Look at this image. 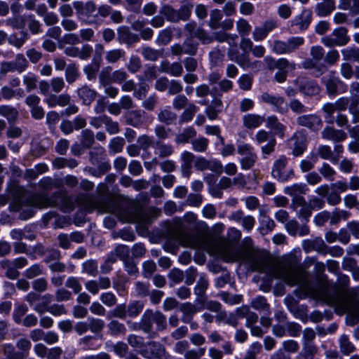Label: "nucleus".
<instances>
[{
	"instance_id": "50",
	"label": "nucleus",
	"mask_w": 359,
	"mask_h": 359,
	"mask_svg": "<svg viewBox=\"0 0 359 359\" xmlns=\"http://www.w3.org/2000/svg\"><path fill=\"white\" fill-rule=\"evenodd\" d=\"M63 219L64 218L58 217L55 211H49L43 216V220L46 225H48L50 223V225L54 228H62L63 225L58 223Z\"/></svg>"
},
{
	"instance_id": "58",
	"label": "nucleus",
	"mask_w": 359,
	"mask_h": 359,
	"mask_svg": "<svg viewBox=\"0 0 359 359\" xmlns=\"http://www.w3.org/2000/svg\"><path fill=\"white\" fill-rule=\"evenodd\" d=\"M50 294H46L41 297V299L33 306V309L39 314L47 312L50 302Z\"/></svg>"
},
{
	"instance_id": "15",
	"label": "nucleus",
	"mask_w": 359,
	"mask_h": 359,
	"mask_svg": "<svg viewBox=\"0 0 359 359\" xmlns=\"http://www.w3.org/2000/svg\"><path fill=\"white\" fill-rule=\"evenodd\" d=\"M322 80L330 96H334L337 93H343L348 89L347 86L334 72H330L324 76Z\"/></svg>"
},
{
	"instance_id": "2",
	"label": "nucleus",
	"mask_w": 359,
	"mask_h": 359,
	"mask_svg": "<svg viewBox=\"0 0 359 359\" xmlns=\"http://www.w3.org/2000/svg\"><path fill=\"white\" fill-rule=\"evenodd\" d=\"M14 196L17 203V210H21L23 207L29 208L27 212L23 211L20 215V217L25 220L33 217L35 208L55 206L64 212H69L74 208L72 199L62 191H56L49 196L46 193L28 192L22 187H16Z\"/></svg>"
},
{
	"instance_id": "37",
	"label": "nucleus",
	"mask_w": 359,
	"mask_h": 359,
	"mask_svg": "<svg viewBox=\"0 0 359 359\" xmlns=\"http://www.w3.org/2000/svg\"><path fill=\"white\" fill-rule=\"evenodd\" d=\"M100 57L95 56L90 64L87 65L83 68V72L86 74L87 79L89 81L93 80L96 78L97 74L100 69Z\"/></svg>"
},
{
	"instance_id": "7",
	"label": "nucleus",
	"mask_w": 359,
	"mask_h": 359,
	"mask_svg": "<svg viewBox=\"0 0 359 359\" xmlns=\"http://www.w3.org/2000/svg\"><path fill=\"white\" fill-rule=\"evenodd\" d=\"M304 43V39L302 36H292L287 41H267L271 50L276 55L290 54L297 50Z\"/></svg>"
},
{
	"instance_id": "19",
	"label": "nucleus",
	"mask_w": 359,
	"mask_h": 359,
	"mask_svg": "<svg viewBox=\"0 0 359 359\" xmlns=\"http://www.w3.org/2000/svg\"><path fill=\"white\" fill-rule=\"evenodd\" d=\"M179 244L183 247L199 249L203 245V241L198 235L183 233L177 236Z\"/></svg>"
},
{
	"instance_id": "10",
	"label": "nucleus",
	"mask_w": 359,
	"mask_h": 359,
	"mask_svg": "<svg viewBox=\"0 0 359 359\" xmlns=\"http://www.w3.org/2000/svg\"><path fill=\"white\" fill-rule=\"evenodd\" d=\"M347 29L343 27L335 28L330 34L323 36L320 42L326 47L343 46L346 45L350 38Z\"/></svg>"
},
{
	"instance_id": "63",
	"label": "nucleus",
	"mask_w": 359,
	"mask_h": 359,
	"mask_svg": "<svg viewBox=\"0 0 359 359\" xmlns=\"http://www.w3.org/2000/svg\"><path fill=\"white\" fill-rule=\"evenodd\" d=\"M38 184L45 191H50L53 188H59L60 187V182L50 177H42Z\"/></svg>"
},
{
	"instance_id": "57",
	"label": "nucleus",
	"mask_w": 359,
	"mask_h": 359,
	"mask_svg": "<svg viewBox=\"0 0 359 359\" xmlns=\"http://www.w3.org/2000/svg\"><path fill=\"white\" fill-rule=\"evenodd\" d=\"M339 348L341 352L344 355H348L355 351L354 345L349 341L348 337L346 334H342L339 339Z\"/></svg>"
},
{
	"instance_id": "60",
	"label": "nucleus",
	"mask_w": 359,
	"mask_h": 359,
	"mask_svg": "<svg viewBox=\"0 0 359 359\" xmlns=\"http://www.w3.org/2000/svg\"><path fill=\"white\" fill-rule=\"evenodd\" d=\"M339 8L350 10L353 14L359 13V0H339Z\"/></svg>"
},
{
	"instance_id": "42",
	"label": "nucleus",
	"mask_w": 359,
	"mask_h": 359,
	"mask_svg": "<svg viewBox=\"0 0 359 359\" xmlns=\"http://www.w3.org/2000/svg\"><path fill=\"white\" fill-rule=\"evenodd\" d=\"M79 346L81 350H97L100 347V344L97 343V339L93 336H85L79 341Z\"/></svg>"
},
{
	"instance_id": "56",
	"label": "nucleus",
	"mask_w": 359,
	"mask_h": 359,
	"mask_svg": "<svg viewBox=\"0 0 359 359\" xmlns=\"http://www.w3.org/2000/svg\"><path fill=\"white\" fill-rule=\"evenodd\" d=\"M107 327L109 328L110 334L112 336L124 334L126 332V328L124 324L118 322L116 320H111L108 323Z\"/></svg>"
},
{
	"instance_id": "29",
	"label": "nucleus",
	"mask_w": 359,
	"mask_h": 359,
	"mask_svg": "<svg viewBox=\"0 0 359 359\" xmlns=\"http://www.w3.org/2000/svg\"><path fill=\"white\" fill-rule=\"evenodd\" d=\"M321 134L323 139L333 142H341L347 137L346 133L344 131L335 129L333 127L325 128Z\"/></svg>"
},
{
	"instance_id": "25",
	"label": "nucleus",
	"mask_w": 359,
	"mask_h": 359,
	"mask_svg": "<svg viewBox=\"0 0 359 359\" xmlns=\"http://www.w3.org/2000/svg\"><path fill=\"white\" fill-rule=\"evenodd\" d=\"M291 208L293 210L296 211L297 217L304 222H308L312 215V208L306 202V199L304 201L291 204Z\"/></svg>"
},
{
	"instance_id": "1",
	"label": "nucleus",
	"mask_w": 359,
	"mask_h": 359,
	"mask_svg": "<svg viewBox=\"0 0 359 359\" xmlns=\"http://www.w3.org/2000/svg\"><path fill=\"white\" fill-rule=\"evenodd\" d=\"M219 255L226 262H244L254 271L264 273L290 286L298 285L301 293L299 297H309L318 302L330 305L339 315L347 313L346 320L350 325L359 322V302L346 298L339 286L328 280L326 276L319 278L313 285L299 265L300 258L296 255L285 257L276 269L273 268L265 254L238 246L224 245L220 249Z\"/></svg>"
},
{
	"instance_id": "32",
	"label": "nucleus",
	"mask_w": 359,
	"mask_h": 359,
	"mask_svg": "<svg viewBox=\"0 0 359 359\" xmlns=\"http://www.w3.org/2000/svg\"><path fill=\"white\" fill-rule=\"evenodd\" d=\"M77 95L85 105H90L95 99L97 93L87 85L77 89Z\"/></svg>"
},
{
	"instance_id": "11",
	"label": "nucleus",
	"mask_w": 359,
	"mask_h": 359,
	"mask_svg": "<svg viewBox=\"0 0 359 359\" xmlns=\"http://www.w3.org/2000/svg\"><path fill=\"white\" fill-rule=\"evenodd\" d=\"M287 164V158L285 156H280L273 163L271 175L278 181L285 183L294 177V173L292 169H286Z\"/></svg>"
},
{
	"instance_id": "41",
	"label": "nucleus",
	"mask_w": 359,
	"mask_h": 359,
	"mask_svg": "<svg viewBox=\"0 0 359 359\" xmlns=\"http://www.w3.org/2000/svg\"><path fill=\"white\" fill-rule=\"evenodd\" d=\"M276 224L274 221L266 215H263L259 219V231L263 236L271 233L275 228Z\"/></svg>"
},
{
	"instance_id": "5",
	"label": "nucleus",
	"mask_w": 359,
	"mask_h": 359,
	"mask_svg": "<svg viewBox=\"0 0 359 359\" xmlns=\"http://www.w3.org/2000/svg\"><path fill=\"white\" fill-rule=\"evenodd\" d=\"M160 213V210L155 207L145 210L140 205L132 204L127 208L118 210V215L123 222L149 224Z\"/></svg>"
},
{
	"instance_id": "12",
	"label": "nucleus",
	"mask_w": 359,
	"mask_h": 359,
	"mask_svg": "<svg viewBox=\"0 0 359 359\" xmlns=\"http://www.w3.org/2000/svg\"><path fill=\"white\" fill-rule=\"evenodd\" d=\"M73 6L76 10V15L80 20L87 24L95 22L97 18L96 6L93 2L88 1L83 3L81 1H74Z\"/></svg>"
},
{
	"instance_id": "39",
	"label": "nucleus",
	"mask_w": 359,
	"mask_h": 359,
	"mask_svg": "<svg viewBox=\"0 0 359 359\" xmlns=\"http://www.w3.org/2000/svg\"><path fill=\"white\" fill-rule=\"evenodd\" d=\"M215 320L218 324L222 323L234 327L238 325V318L236 315L233 313H228L226 311H220L217 313Z\"/></svg>"
},
{
	"instance_id": "55",
	"label": "nucleus",
	"mask_w": 359,
	"mask_h": 359,
	"mask_svg": "<svg viewBox=\"0 0 359 359\" xmlns=\"http://www.w3.org/2000/svg\"><path fill=\"white\" fill-rule=\"evenodd\" d=\"M318 154L321 158L330 160L334 165L337 164L338 159L332 155V151L330 146L320 145L318 149Z\"/></svg>"
},
{
	"instance_id": "45",
	"label": "nucleus",
	"mask_w": 359,
	"mask_h": 359,
	"mask_svg": "<svg viewBox=\"0 0 359 359\" xmlns=\"http://www.w3.org/2000/svg\"><path fill=\"white\" fill-rule=\"evenodd\" d=\"M159 13L169 22H178L177 10L170 5L165 4L162 6L159 10Z\"/></svg>"
},
{
	"instance_id": "46",
	"label": "nucleus",
	"mask_w": 359,
	"mask_h": 359,
	"mask_svg": "<svg viewBox=\"0 0 359 359\" xmlns=\"http://www.w3.org/2000/svg\"><path fill=\"white\" fill-rule=\"evenodd\" d=\"M1 266L6 270L5 274L10 279H15L18 277V269L10 259H4L1 261Z\"/></svg>"
},
{
	"instance_id": "26",
	"label": "nucleus",
	"mask_w": 359,
	"mask_h": 359,
	"mask_svg": "<svg viewBox=\"0 0 359 359\" xmlns=\"http://www.w3.org/2000/svg\"><path fill=\"white\" fill-rule=\"evenodd\" d=\"M181 172L182 177L189 178L191 174L194 155L188 151H184L180 155Z\"/></svg>"
},
{
	"instance_id": "28",
	"label": "nucleus",
	"mask_w": 359,
	"mask_h": 359,
	"mask_svg": "<svg viewBox=\"0 0 359 359\" xmlns=\"http://www.w3.org/2000/svg\"><path fill=\"white\" fill-rule=\"evenodd\" d=\"M243 124L245 128L253 130L259 128L265 121L264 116L257 114H247L243 116Z\"/></svg>"
},
{
	"instance_id": "49",
	"label": "nucleus",
	"mask_w": 359,
	"mask_h": 359,
	"mask_svg": "<svg viewBox=\"0 0 359 359\" xmlns=\"http://www.w3.org/2000/svg\"><path fill=\"white\" fill-rule=\"evenodd\" d=\"M198 110V107L196 105L193 103H189L180 115V122L184 123L191 121Z\"/></svg>"
},
{
	"instance_id": "4",
	"label": "nucleus",
	"mask_w": 359,
	"mask_h": 359,
	"mask_svg": "<svg viewBox=\"0 0 359 359\" xmlns=\"http://www.w3.org/2000/svg\"><path fill=\"white\" fill-rule=\"evenodd\" d=\"M214 38L219 42H226L229 46L228 57L231 61L236 62L242 69H247L249 68L256 67L259 61L252 62L250 55L247 53H240L236 46V34H229L224 32H218L214 34Z\"/></svg>"
},
{
	"instance_id": "52",
	"label": "nucleus",
	"mask_w": 359,
	"mask_h": 359,
	"mask_svg": "<svg viewBox=\"0 0 359 359\" xmlns=\"http://www.w3.org/2000/svg\"><path fill=\"white\" fill-rule=\"evenodd\" d=\"M192 149L196 152H205L209 144V140L205 137L200 136L197 138H194L191 141Z\"/></svg>"
},
{
	"instance_id": "43",
	"label": "nucleus",
	"mask_w": 359,
	"mask_h": 359,
	"mask_svg": "<svg viewBox=\"0 0 359 359\" xmlns=\"http://www.w3.org/2000/svg\"><path fill=\"white\" fill-rule=\"evenodd\" d=\"M128 255V248L126 245H119L111 252L107 259V263H114L118 258L124 259Z\"/></svg>"
},
{
	"instance_id": "51",
	"label": "nucleus",
	"mask_w": 359,
	"mask_h": 359,
	"mask_svg": "<svg viewBox=\"0 0 359 359\" xmlns=\"http://www.w3.org/2000/svg\"><path fill=\"white\" fill-rule=\"evenodd\" d=\"M144 303L142 301H133L126 306L128 316L130 318H136L144 309Z\"/></svg>"
},
{
	"instance_id": "14",
	"label": "nucleus",
	"mask_w": 359,
	"mask_h": 359,
	"mask_svg": "<svg viewBox=\"0 0 359 359\" xmlns=\"http://www.w3.org/2000/svg\"><path fill=\"white\" fill-rule=\"evenodd\" d=\"M151 121L149 114L140 109L128 111L125 115L126 124L138 129L147 128Z\"/></svg>"
},
{
	"instance_id": "8",
	"label": "nucleus",
	"mask_w": 359,
	"mask_h": 359,
	"mask_svg": "<svg viewBox=\"0 0 359 359\" xmlns=\"http://www.w3.org/2000/svg\"><path fill=\"white\" fill-rule=\"evenodd\" d=\"M264 60L270 68L275 67L278 69L274 75V79L280 83L285 81L287 74L294 71L296 68L294 62H290L284 57L276 60L271 56H266Z\"/></svg>"
},
{
	"instance_id": "20",
	"label": "nucleus",
	"mask_w": 359,
	"mask_h": 359,
	"mask_svg": "<svg viewBox=\"0 0 359 359\" xmlns=\"http://www.w3.org/2000/svg\"><path fill=\"white\" fill-rule=\"evenodd\" d=\"M325 243L321 237H316L312 239H305L302 241V248L306 253L316 251L323 255L325 252Z\"/></svg>"
},
{
	"instance_id": "18",
	"label": "nucleus",
	"mask_w": 359,
	"mask_h": 359,
	"mask_svg": "<svg viewBox=\"0 0 359 359\" xmlns=\"http://www.w3.org/2000/svg\"><path fill=\"white\" fill-rule=\"evenodd\" d=\"M309 191L307 185L304 183H294L284 188L283 192L292 197L291 204L302 202L305 198L304 195Z\"/></svg>"
},
{
	"instance_id": "35",
	"label": "nucleus",
	"mask_w": 359,
	"mask_h": 359,
	"mask_svg": "<svg viewBox=\"0 0 359 359\" xmlns=\"http://www.w3.org/2000/svg\"><path fill=\"white\" fill-rule=\"evenodd\" d=\"M293 140L294 142L292 154L294 156H299L306 149V137L301 133H296L293 136Z\"/></svg>"
},
{
	"instance_id": "33",
	"label": "nucleus",
	"mask_w": 359,
	"mask_h": 359,
	"mask_svg": "<svg viewBox=\"0 0 359 359\" xmlns=\"http://www.w3.org/2000/svg\"><path fill=\"white\" fill-rule=\"evenodd\" d=\"M334 8V0H322L316 4L315 11L318 16L325 17L329 15Z\"/></svg>"
},
{
	"instance_id": "38",
	"label": "nucleus",
	"mask_w": 359,
	"mask_h": 359,
	"mask_svg": "<svg viewBox=\"0 0 359 359\" xmlns=\"http://www.w3.org/2000/svg\"><path fill=\"white\" fill-rule=\"evenodd\" d=\"M2 100H10L13 98L20 99L25 95L22 88L13 89L12 88L4 86L1 88Z\"/></svg>"
},
{
	"instance_id": "64",
	"label": "nucleus",
	"mask_w": 359,
	"mask_h": 359,
	"mask_svg": "<svg viewBox=\"0 0 359 359\" xmlns=\"http://www.w3.org/2000/svg\"><path fill=\"white\" fill-rule=\"evenodd\" d=\"M3 351L8 359H24V354L15 351V348L12 344H4Z\"/></svg>"
},
{
	"instance_id": "22",
	"label": "nucleus",
	"mask_w": 359,
	"mask_h": 359,
	"mask_svg": "<svg viewBox=\"0 0 359 359\" xmlns=\"http://www.w3.org/2000/svg\"><path fill=\"white\" fill-rule=\"evenodd\" d=\"M299 126L306 127L311 130H318L322 126V121L319 116L315 114L299 116L297 118Z\"/></svg>"
},
{
	"instance_id": "59",
	"label": "nucleus",
	"mask_w": 359,
	"mask_h": 359,
	"mask_svg": "<svg viewBox=\"0 0 359 359\" xmlns=\"http://www.w3.org/2000/svg\"><path fill=\"white\" fill-rule=\"evenodd\" d=\"M193 5L188 1H184L181 7L177 10L178 22L180 20H187L191 13Z\"/></svg>"
},
{
	"instance_id": "17",
	"label": "nucleus",
	"mask_w": 359,
	"mask_h": 359,
	"mask_svg": "<svg viewBox=\"0 0 359 359\" xmlns=\"http://www.w3.org/2000/svg\"><path fill=\"white\" fill-rule=\"evenodd\" d=\"M260 100L269 104L273 111L279 114H285L288 109L287 102L280 95L265 92L260 95Z\"/></svg>"
},
{
	"instance_id": "36",
	"label": "nucleus",
	"mask_w": 359,
	"mask_h": 359,
	"mask_svg": "<svg viewBox=\"0 0 359 359\" xmlns=\"http://www.w3.org/2000/svg\"><path fill=\"white\" fill-rule=\"evenodd\" d=\"M196 130L191 126L186 127L184 130L178 133L175 137V142L177 144H186L196 137Z\"/></svg>"
},
{
	"instance_id": "53",
	"label": "nucleus",
	"mask_w": 359,
	"mask_h": 359,
	"mask_svg": "<svg viewBox=\"0 0 359 359\" xmlns=\"http://www.w3.org/2000/svg\"><path fill=\"white\" fill-rule=\"evenodd\" d=\"M318 161V156L314 153H311L304 159L302 160L299 164L301 170L303 172L311 170Z\"/></svg>"
},
{
	"instance_id": "34",
	"label": "nucleus",
	"mask_w": 359,
	"mask_h": 359,
	"mask_svg": "<svg viewBox=\"0 0 359 359\" xmlns=\"http://www.w3.org/2000/svg\"><path fill=\"white\" fill-rule=\"evenodd\" d=\"M118 38L120 42L127 44H133L139 41L138 35L131 32L126 27L118 29Z\"/></svg>"
},
{
	"instance_id": "27",
	"label": "nucleus",
	"mask_w": 359,
	"mask_h": 359,
	"mask_svg": "<svg viewBox=\"0 0 359 359\" xmlns=\"http://www.w3.org/2000/svg\"><path fill=\"white\" fill-rule=\"evenodd\" d=\"M312 20V12L310 10H303L302 12L295 16L292 21V25L297 26L300 31L306 30Z\"/></svg>"
},
{
	"instance_id": "3",
	"label": "nucleus",
	"mask_w": 359,
	"mask_h": 359,
	"mask_svg": "<svg viewBox=\"0 0 359 359\" xmlns=\"http://www.w3.org/2000/svg\"><path fill=\"white\" fill-rule=\"evenodd\" d=\"M97 191L100 195L99 199L86 195H80L77 197L76 202L79 205H81L83 209L87 212H91L95 210L100 213L116 212L117 211L116 201L111 196H104L108 191V187L106 183L99 184Z\"/></svg>"
},
{
	"instance_id": "13",
	"label": "nucleus",
	"mask_w": 359,
	"mask_h": 359,
	"mask_svg": "<svg viewBox=\"0 0 359 359\" xmlns=\"http://www.w3.org/2000/svg\"><path fill=\"white\" fill-rule=\"evenodd\" d=\"M237 152L241 156L239 159L241 168L243 170H250L255 163L257 156L254 151L253 147L247 143L238 145Z\"/></svg>"
},
{
	"instance_id": "48",
	"label": "nucleus",
	"mask_w": 359,
	"mask_h": 359,
	"mask_svg": "<svg viewBox=\"0 0 359 359\" xmlns=\"http://www.w3.org/2000/svg\"><path fill=\"white\" fill-rule=\"evenodd\" d=\"M343 60L359 62V48L348 46L341 50Z\"/></svg>"
},
{
	"instance_id": "21",
	"label": "nucleus",
	"mask_w": 359,
	"mask_h": 359,
	"mask_svg": "<svg viewBox=\"0 0 359 359\" xmlns=\"http://www.w3.org/2000/svg\"><path fill=\"white\" fill-rule=\"evenodd\" d=\"M287 232L292 236H305L309 234L310 230L306 224H299L295 219H290L285 224Z\"/></svg>"
},
{
	"instance_id": "47",
	"label": "nucleus",
	"mask_w": 359,
	"mask_h": 359,
	"mask_svg": "<svg viewBox=\"0 0 359 359\" xmlns=\"http://www.w3.org/2000/svg\"><path fill=\"white\" fill-rule=\"evenodd\" d=\"M162 69L163 72L173 76H179L183 72V67L179 62H164L162 64Z\"/></svg>"
},
{
	"instance_id": "6",
	"label": "nucleus",
	"mask_w": 359,
	"mask_h": 359,
	"mask_svg": "<svg viewBox=\"0 0 359 359\" xmlns=\"http://www.w3.org/2000/svg\"><path fill=\"white\" fill-rule=\"evenodd\" d=\"M156 325V331H162L166 328V317L160 311H155L147 309L141 317L139 327L146 333H151L153 330V325Z\"/></svg>"
},
{
	"instance_id": "44",
	"label": "nucleus",
	"mask_w": 359,
	"mask_h": 359,
	"mask_svg": "<svg viewBox=\"0 0 359 359\" xmlns=\"http://www.w3.org/2000/svg\"><path fill=\"white\" fill-rule=\"evenodd\" d=\"M176 118V114L170 109V107L161 109L158 114V120L166 125L172 124Z\"/></svg>"
},
{
	"instance_id": "16",
	"label": "nucleus",
	"mask_w": 359,
	"mask_h": 359,
	"mask_svg": "<svg viewBox=\"0 0 359 359\" xmlns=\"http://www.w3.org/2000/svg\"><path fill=\"white\" fill-rule=\"evenodd\" d=\"M140 354L147 359H168L164 346L156 341H149L140 350Z\"/></svg>"
},
{
	"instance_id": "61",
	"label": "nucleus",
	"mask_w": 359,
	"mask_h": 359,
	"mask_svg": "<svg viewBox=\"0 0 359 359\" xmlns=\"http://www.w3.org/2000/svg\"><path fill=\"white\" fill-rule=\"evenodd\" d=\"M18 114V110L11 105H1L0 115L6 118L8 121H14Z\"/></svg>"
},
{
	"instance_id": "31",
	"label": "nucleus",
	"mask_w": 359,
	"mask_h": 359,
	"mask_svg": "<svg viewBox=\"0 0 359 359\" xmlns=\"http://www.w3.org/2000/svg\"><path fill=\"white\" fill-rule=\"evenodd\" d=\"M180 310L182 312V321L184 323H189L192 320L194 314L201 309L194 304L186 302L180 305Z\"/></svg>"
},
{
	"instance_id": "62",
	"label": "nucleus",
	"mask_w": 359,
	"mask_h": 359,
	"mask_svg": "<svg viewBox=\"0 0 359 359\" xmlns=\"http://www.w3.org/2000/svg\"><path fill=\"white\" fill-rule=\"evenodd\" d=\"M348 217L349 213L347 211L336 208L332 214L330 213V223L331 225H335L341 220H346Z\"/></svg>"
},
{
	"instance_id": "23",
	"label": "nucleus",
	"mask_w": 359,
	"mask_h": 359,
	"mask_svg": "<svg viewBox=\"0 0 359 359\" xmlns=\"http://www.w3.org/2000/svg\"><path fill=\"white\" fill-rule=\"evenodd\" d=\"M265 121L266 128L273 131V134L272 135H277L282 139L285 137L286 126L279 121L276 116H269L266 118H265Z\"/></svg>"
},
{
	"instance_id": "9",
	"label": "nucleus",
	"mask_w": 359,
	"mask_h": 359,
	"mask_svg": "<svg viewBox=\"0 0 359 359\" xmlns=\"http://www.w3.org/2000/svg\"><path fill=\"white\" fill-rule=\"evenodd\" d=\"M325 50L320 46H313L310 48L311 58L305 60L302 62V66L305 69L317 70L318 74L325 69V65L323 60L325 58Z\"/></svg>"
},
{
	"instance_id": "54",
	"label": "nucleus",
	"mask_w": 359,
	"mask_h": 359,
	"mask_svg": "<svg viewBox=\"0 0 359 359\" xmlns=\"http://www.w3.org/2000/svg\"><path fill=\"white\" fill-rule=\"evenodd\" d=\"M29 35L26 32H21L20 36L18 37L17 34H13L8 37V43L17 48H20L25 41L28 39Z\"/></svg>"
},
{
	"instance_id": "30",
	"label": "nucleus",
	"mask_w": 359,
	"mask_h": 359,
	"mask_svg": "<svg viewBox=\"0 0 359 359\" xmlns=\"http://www.w3.org/2000/svg\"><path fill=\"white\" fill-rule=\"evenodd\" d=\"M71 97L68 94H60L59 95H50L44 99V102L48 107H55L57 105L65 107L70 103Z\"/></svg>"
},
{
	"instance_id": "24",
	"label": "nucleus",
	"mask_w": 359,
	"mask_h": 359,
	"mask_svg": "<svg viewBox=\"0 0 359 359\" xmlns=\"http://www.w3.org/2000/svg\"><path fill=\"white\" fill-rule=\"evenodd\" d=\"M194 166L199 170H210L216 172H221L223 169V166L220 162L209 161L202 156H199L195 159Z\"/></svg>"
},
{
	"instance_id": "40",
	"label": "nucleus",
	"mask_w": 359,
	"mask_h": 359,
	"mask_svg": "<svg viewBox=\"0 0 359 359\" xmlns=\"http://www.w3.org/2000/svg\"><path fill=\"white\" fill-rule=\"evenodd\" d=\"M90 162L95 165H100L104 163H109L106 161V154L103 147H95L90 152Z\"/></svg>"
}]
</instances>
